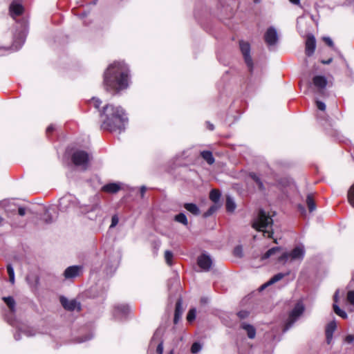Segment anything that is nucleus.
I'll return each instance as SVG.
<instances>
[{"instance_id": "13d9d810", "label": "nucleus", "mask_w": 354, "mask_h": 354, "mask_svg": "<svg viewBox=\"0 0 354 354\" xmlns=\"http://www.w3.org/2000/svg\"><path fill=\"white\" fill-rule=\"evenodd\" d=\"M333 58H329L327 60H322L321 62L324 64H329L332 62Z\"/></svg>"}, {"instance_id": "603ef678", "label": "nucleus", "mask_w": 354, "mask_h": 354, "mask_svg": "<svg viewBox=\"0 0 354 354\" xmlns=\"http://www.w3.org/2000/svg\"><path fill=\"white\" fill-rule=\"evenodd\" d=\"M26 208H24V207H19V209H18V214H19L20 216H24V215L26 214Z\"/></svg>"}, {"instance_id": "1a4fd4ad", "label": "nucleus", "mask_w": 354, "mask_h": 354, "mask_svg": "<svg viewBox=\"0 0 354 354\" xmlns=\"http://www.w3.org/2000/svg\"><path fill=\"white\" fill-rule=\"evenodd\" d=\"M76 203V199H75L71 195L64 196L59 201V209L62 212H66L68 208H70L71 206H74Z\"/></svg>"}, {"instance_id": "a19ab883", "label": "nucleus", "mask_w": 354, "mask_h": 354, "mask_svg": "<svg viewBox=\"0 0 354 354\" xmlns=\"http://www.w3.org/2000/svg\"><path fill=\"white\" fill-rule=\"evenodd\" d=\"M316 105L318 109L321 111H325L326 109V104L322 101L317 100L316 101Z\"/></svg>"}, {"instance_id": "58836bf2", "label": "nucleus", "mask_w": 354, "mask_h": 354, "mask_svg": "<svg viewBox=\"0 0 354 354\" xmlns=\"http://www.w3.org/2000/svg\"><path fill=\"white\" fill-rule=\"evenodd\" d=\"M21 332L27 337H31L35 335V333L33 332L32 329L30 328H26L24 330L21 329Z\"/></svg>"}, {"instance_id": "864d4df0", "label": "nucleus", "mask_w": 354, "mask_h": 354, "mask_svg": "<svg viewBox=\"0 0 354 354\" xmlns=\"http://www.w3.org/2000/svg\"><path fill=\"white\" fill-rule=\"evenodd\" d=\"M250 177L254 181V182H257L258 180H260L259 177L255 174L254 173H252L250 174Z\"/></svg>"}, {"instance_id": "72a5a7b5", "label": "nucleus", "mask_w": 354, "mask_h": 354, "mask_svg": "<svg viewBox=\"0 0 354 354\" xmlns=\"http://www.w3.org/2000/svg\"><path fill=\"white\" fill-rule=\"evenodd\" d=\"M202 349V345L199 342H194L191 347V352L196 354Z\"/></svg>"}, {"instance_id": "a878e982", "label": "nucleus", "mask_w": 354, "mask_h": 354, "mask_svg": "<svg viewBox=\"0 0 354 354\" xmlns=\"http://www.w3.org/2000/svg\"><path fill=\"white\" fill-rule=\"evenodd\" d=\"M3 301L6 304L11 313L15 311V301L12 297H3Z\"/></svg>"}, {"instance_id": "052dcab7", "label": "nucleus", "mask_w": 354, "mask_h": 354, "mask_svg": "<svg viewBox=\"0 0 354 354\" xmlns=\"http://www.w3.org/2000/svg\"><path fill=\"white\" fill-rule=\"evenodd\" d=\"M9 281L12 284H14L15 281V275L9 277Z\"/></svg>"}, {"instance_id": "ddd939ff", "label": "nucleus", "mask_w": 354, "mask_h": 354, "mask_svg": "<svg viewBox=\"0 0 354 354\" xmlns=\"http://www.w3.org/2000/svg\"><path fill=\"white\" fill-rule=\"evenodd\" d=\"M83 267L82 266H72L68 267L64 272V276L66 279H73L80 276L82 273Z\"/></svg>"}, {"instance_id": "0eeeda50", "label": "nucleus", "mask_w": 354, "mask_h": 354, "mask_svg": "<svg viewBox=\"0 0 354 354\" xmlns=\"http://www.w3.org/2000/svg\"><path fill=\"white\" fill-rule=\"evenodd\" d=\"M240 49L243 54L245 62L248 68V70L250 73L252 72L253 70V61L250 56V46L248 42L240 41L239 43Z\"/></svg>"}, {"instance_id": "2f4dec72", "label": "nucleus", "mask_w": 354, "mask_h": 354, "mask_svg": "<svg viewBox=\"0 0 354 354\" xmlns=\"http://www.w3.org/2000/svg\"><path fill=\"white\" fill-rule=\"evenodd\" d=\"M348 199L350 204L354 207V184L351 186L348 192Z\"/></svg>"}, {"instance_id": "39448f33", "label": "nucleus", "mask_w": 354, "mask_h": 354, "mask_svg": "<svg viewBox=\"0 0 354 354\" xmlns=\"http://www.w3.org/2000/svg\"><path fill=\"white\" fill-rule=\"evenodd\" d=\"M305 307L301 301H298L293 309L290 312L288 319L285 324L283 332L285 333L288 330L295 324V322L304 313Z\"/></svg>"}, {"instance_id": "412c9836", "label": "nucleus", "mask_w": 354, "mask_h": 354, "mask_svg": "<svg viewBox=\"0 0 354 354\" xmlns=\"http://www.w3.org/2000/svg\"><path fill=\"white\" fill-rule=\"evenodd\" d=\"M130 311V308L127 305H118L115 307V316L122 315L126 316Z\"/></svg>"}, {"instance_id": "e433bc0d", "label": "nucleus", "mask_w": 354, "mask_h": 354, "mask_svg": "<svg viewBox=\"0 0 354 354\" xmlns=\"http://www.w3.org/2000/svg\"><path fill=\"white\" fill-rule=\"evenodd\" d=\"M346 299L351 305H354V290L348 292Z\"/></svg>"}, {"instance_id": "37998d69", "label": "nucleus", "mask_w": 354, "mask_h": 354, "mask_svg": "<svg viewBox=\"0 0 354 354\" xmlns=\"http://www.w3.org/2000/svg\"><path fill=\"white\" fill-rule=\"evenodd\" d=\"M91 103L96 109H98L102 103V101L99 99L93 97L92 99Z\"/></svg>"}, {"instance_id": "5fc2aeb1", "label": "nucleus", "mask_w": 354, "mask_h": 354, "mask_svg": "<svg viewBox=\"0 0 354 354\" xmlns=\"http://www.w3.org/2000/svg\"><path fill=\"white\" fill-rule=\"evenodd\" d=\"M339 290H337L335 292V295H334V297H333V299H334V301L335 303H337L339 300Z\"/></svg>"}, {"instance_id": "f8f14e48", "label": "nucleus", "mask_w": 354, "mask_h": 354, "mask_svg": "<svg viewBox=\"0 0 354 354\" xmlns=\"http://www.w3.org/2000/svg\"><path fill=\"white\" fill-rule=\"evenodd\" d=\"M60 301L63 307L68 310L73 311L77 310L80 311L81 310L80 304L75 299H68L66 297H61Z\"/></svg>"}, {"instance_id": "5701e85b", "label": "nucleus", "mask_w": 354, "mask_h": 354, "mask_svg": "<svg viewBox=\"0 0 354 354\" xmlns=\"http://www.w3.org/2000/svg\"><path fill=\"white\" fill-rule=\"evenodd\" d=\"M201 156L209 165H212L215 161L210 151H203L201 152Z\"/></svg>"}, {"instance_id": "774afa93", "label": "nucleus", "mask_w": 354, "mask_h": 354, "mask_svg": "<svg viewBox=\"0 0 354 354\" xmlns=\"http://www.w3.org/2000/svg\"><path fill=\"white\" fill-rule=\"evenodd\" d=\"M173 353H174L173 351H171L170 353H169V354H173Z\"/></svg>"}, {"instance_id": "0e129e2a", "label": "nucleus", "mask_w": 354, "mask_h": 354, "mask_svg": "<svg viewBox=\"0 0 354 354\" xmlns=\"http://www.w3.org/2000/svg\"><path fill=\"white\" fill-rule=\"evenodd\" d=\"M298 208L302 213L305 212V208L301 205H299Z\"/></svg>"}, {"instance_id": "423d86ee", "label": "nucleus", "mask_w": 354, "mask_h": 354, "mask_svg": "<svg viewBox=\"0 0 354 354\" xmlns=\"http://www.w3.org/2000/svg\"><path fill=\"white\" fill-rule=\"evenodd\" d=\"M304 248L303 246H297L290 252L283 253L279 258V261H287L290 260L293 261H301L304 257Z\"/></svg>"}, {"instance_id": "09e8293b", "label": "nucleus", "mask_w": 354, "mask_h": 354, "mask_svg": "<svg viewBox=\"0 0 354 354\" xmlns=\"http://www.w3.org/2000/svg\"><path fill=\"white\" fill-rule=\"evenodd\" d=\"M99 207V205L97 203L96 204H94V205H92L91 206H88L86 211V212H91V211H95V209H97V208Z\"/></svg>"}, {"instance_id": "4be33fe9", "label": "nucleus", "mask_w": 354, "mask_h": 354, "mask_svg": "<svg viewBox=\"0 0 354 354\" xmlns=\"http://www.w3.org/2000/svg\"><path fill=\"white\" fill-rule=\"evenodd\" d=\"M185 209L194 215H199L201 212L198 207L194 203H185L183 205Z\"/></svg>"}, {"instance_id": "338daca9", "label": "nucleus", "mask_w": 354, "mask_h": 354, "mask_svg": "<svg viewBox=\"0 0 354 354\" xmlns=\"http://www.w3.org/2000/svg\"><path fill=\"white\" fill-rule=\"evenodd\" d=\"M91 339V337L85 338V339H80L79 342H85V341H86V340H88V339Z\"/></svg>"}, {"instance_id": "f704fd0d", "label": "nucleus", "mask_w": 354, "mask_h": 354, "mask_svg": "<svg viewBox=\"0 0 354 354\" xmlns=\"http://www.w3.org/2000/svg\"><path fill=\"white\" fill-rule=\"evenodd\" d=\"M44 220L46 223H50L54 221V218L51 215L50 209H47L44 214Z\"/></svg>"}, {"instance_id": "b1692460", "label": "nucleus", "mask_w": 354, "mask_h": 354, "mask_svg": "<svg viewBox=\"0 0 354 354\" xmlns=\"http://www.w3.org/2000/svg\"><path fill=\"white\" fill-rule=\"evenodd\" d=\"M225 207L228 212H233L236 207L234 199L230 196H227L226 198Z\"/></svg>"}, {"instance_id": "6e6d98bb", "label": "nucleus", "mask_w": 354, "mask_h": 354, "mask_svg": "<svg viewBox=\"0 0 354 354\" xmlns=\"http://www.w3.org/2000/svg\"><path fill=\"white\" fill-rule=\"evenodd\" d=\"M54 129H55V127H54V126H53V125H52V124H51V125H49V126L47 127V129H46V133H50L53 132V130H54Z\"/></svg>"}, {"instance_id": "f3484780", "label": "nucleus", "mask_w": 354, "mask_h": 354, "mask_svg": "<svg viewBox=\"0 0 354 354\" xmlns=\"http://www.w3.org/2000/svg\"><path fill=\"white\" fill-rule=\"evenodd\" d=\"M183 313V309L182 307V299H178L176 304V308H175V313H174V324H177L180 319L182 314Z\"/></svg>"}, {"instance_id": "3c124183", "label": "nucleus", "mask_w": 354, "mask_h": 354, "mask_svg": "<svg viewBox=\"0 0 354 354\" xmlns=\"http://www.w3.org/2000/svg\"><path fill=\"white\" fill-rule=\"evenodd\" d=\"M259 189L263 191L265 189V187L263 186V182L261 180V179L259 180H258L257 182H255Z\"/></svg>"}, {"instance_id": "20e7f679", "label": "nucleus", "mask_w": 354, "mask_h": 354, "mask_svg": "<svg viewBox=\"0 0 354 354\" xmlns=\"http://www.w3.org/2000/svg\"><path fill=\"white\" fill-rule=\"evenodd\" d=\"M91 156L85 151H75L71 157L73 163L82 170H86L88 167Z\"/></svg>"}, {"instance_id": "6ab92c4d", "label": "nucleus", "mask_w": 354, "mask_h": 354, "mask_svg": "<svg viewBox=\"0 0 354 354\" xmlns=\"http://www.w3.org/2000/svg\"><path fill=\"white\" fill-rule=\"evenodd\" d=\"M241 327L246 331L248 337L250 339H254L256 336V329L255 328L248 324L243 322L241 325Z\"/></svg>"}, {"instance_id": "ea45409f", "label": "nucleus", "mask_w": 354, "mask_h": 354, "mask_svg": "<svg viewBox=\"0 0 354 354\" xmlns=\"http://www.w3.org/2000/svg\"><path fill=\"white\" fill-rule=\"evenodd\" d=\"M249 312L247 311V310H241L239 311L238 313H237V316L243 319H245L246 317H248L249 316Z\"/></svg>"}, {"instance_id": "f257e3e1", "label": "nucleus", "mask_w": 354, "mask_h": 354, "mask_svg": "<svg viewBox=\"0 0 354 354\" xmlns=\"http://www.w3.org/2000/svg\"><path fill=\"white\" fill-rule=\"evenodd\" d=\"M129 68L124 62L110 64L104 73V86L108 91L118 93L129 85Z\"/></svg>"}, {"instance_id": "9d476101", "label": "nucleus", "mask_w": 354, "mask_h": 354, "mask_svg": "<svg viewBox=\"0 0 354 354\" xmlns=\"http://www.w3.org/2000/svg\"><path fill=\"white\" fill-rule=\"evenodd\" d=\"M24 10V7L18 0L12 1L9 6L10 15L14 19L22 15Z\"/></svg>"}, {"instance_id": "bf43d9fd", "label": "nucleus", "mask_w": 354, "mask_h": 354, "mask_svg": "<svg viewBox=\"0 0 354 354\" xmlns=\"http://www.w3.org/2000/svg\"><path fill=\"white\" fill-rule=\"evenodd\" d=\"M207 128H208L209 130H211V131L214 130V125H213L212 124H211V123H209V122H207Z\"/></svg>"}, {"instance_id": "9b49d317", "label": "nucleus", "mask_w": 354, "mask_h": 354, "mask_svg": "<svg viewBox=\"0 0 354 354\" xmlns=\"http://www.w3.org/2000/svg\"><path fill=\"white\" fill-rule=\"evenodd\" d=\"M264 39L269 46L275 45L278 41V33L277 30L274 27H270L264 35Z\"/></svg>"}, {"instance_id": "bb28decb", "label": "nucleus", "mask_w": 354, "mask_h": 354, "mask_svg": "<svg viewBox=\"0 0 354 354\" xmlns=\"http://www.w3.org/2000/svg\"><path fill=\"white\" fill-rule=\"evenodd\" d=\"M306 205L309 209V212H312L316 209V205L315 203L312 194H308L306 200Z\"/></svg>"}, {"instance_id": "393cba45", "label": "nucleus", "mask_w": 354, "mask_h": 354, "mask_svg": "<svg viewBox=\"0 0 354 354\" xmlns=\"http://www.w3.org/2000/svg\"><path fill=\"white\" fill-rule=\"evenodd\" d=\"M25 41L24 34H20L19 38L15 39L12 48L14 50H18Z\"/></svg>"}, {"instance_id": "dca6fc26", "label": "nucleus", "mask_w": 354, "mask_h": 354, "mask_svg": "<svg viewBox=\"0 0 354 354\" xmlns=\"http://www.w3.org/2000/svg\"><path fill=\"white\" fill-rule=\"evenodd\" d=\"M337 328V325L335 321L328 323L326 327V342L329 344L333 339V335Z\"/></svg>"}, {"instance_id": "e2e57ef3", "label": "nucleus", "mask_w": 354, "mask_h": 354, "mask_svg": "<svg viewBox=\"0 0 354 354\" xmlns=\"http://www.w3.org/2000/svg\"><path fill=\"white\" fill-rule=\"evenodd\" d=\"M14 337L15 339V340L18 341L21 339V337H20V334L19 333H15L14 335Z\"/></svg>"}, {"instance_id": "a18cd8bd", "label": "nucleus", "mask_w": 354, "mask_h": 354, "mask_svg": "<svg viewBox=\"0 0 354 354\" xmlns=\"http://www.w3.org/2000/svg\"><path fill=\"white\" fill-rule=\"evenodd\" d=\"M217 209V207L216 205L211 206L207 212L205 213L206 216H210Z\"/></svg>"}, {"instance_id": "c85d7f7f", "label": "nucleus", "mask_w": 354, "mask_h": 354, "mask_svg": "<svg viewBox=\"0 0 354 354\" xmlns=\"http://www.w3.org/2000/svg\"><path fill=\"white\" fill-rule=\"evenodd\" d=\"M221 197V193L218 190L212 189L209 193V198L214 203H217Z\"/></svg>"}, {"instance_id": "7ed1b4c3", "label": "nucleus", "mask_w": 354, "mask_h": 354, "mask_svg": "<svg viewBox=\"0 0 354 354\" xmlns=\"http://www.w3.org/2000/svg\"><path fill=\"white\" fill-rule=\"evenodd\" d=\"M272 224V216L263 209H259L257 218L253 221L252 227L258 231H262L264 236L267 234L268 237L270 238L273 234L272 230H270Z\"/></svg>"}, {"instance_id": "49530a36", "label": "nucleus", "mask_w": 354, "mask_h": 354, "mask_svg": "<svg viewBox=\"0 0 354 354\" xmlns=\"http://www.w3.org/2000/svg\"><path fill=\"white\" fill-rule=\"evenodd\" d=\"M156 353L158 354H162L163 353V343L161 342L157 346Z\"/></svg>"}, {"instance_id": "4468645a", "label": "nucleus", "mask_w": 354, "mask_h": 354, "mask_svg": "<svg viewBox=\"0 0 354 354\" xmlns=\"http://www.w3.org/2000/svg\"><path fill=\"white\" fill-rule=\"evenodd\" d=\"M327 79L323 75H315L313 78V85L317 89L319 93H322L327 86Z\"/></svg>"}, {"instance_id": "c03bdc74", "label": "nucleus", "mask_w": 354, "mask_h": 354, "mask_svg": "<svg viewBox=\"0 0 354 354\" xmlns=\"http://www.w3.org/2000/svg\"><path fill=\"white\" fill-rule=\"evenodd\" d=\"M6 268L9 277L15 275L14 269L11 264H8Z\"/></svg>"}, {"instance_id": "c9c22d12", "label": "nucleus", "mask_w": 354, "mask_h": 354, "mask_svg": "<svg viewBox=\"0 0 354 354\" xmlns=\"http://www.w3.org/2000/svg\"><path fill=\"white\" fill-rule=\"evenodd\" d=\"M172 258H173L172 252L169 251V250L165 251V259L166 263L169 266H171L172 264Z\"/></svg>"}, {"instance_id": "c756f323", "label": "nucleus", "mask_w": 354, "mask_h": 354, "mask_svg": "<svg viewBox=\"0 0 354 354\" xmlns=\"http://www.w3.org/2000/svg\"><path fill=\"white\" fill-rule=\"evenodd\" d=\"M333 310H334V312L339 317H341L342 318H344V319H346L348 315L346 314V313L345 311H344L343 310H342L339 306L338 305H337L336 304H334L333 306Z\"/></svg>"}, {"instance_id": "69168bd1", "label": "nucleus", "mask_w": 354, "mask_h": 354, "mask_svg": "<svg viewBox=\"0 0 354 354\" xmlns=\"http://www.w3.org/2000/svg\"><path fill=\"white\" fill-rule=\"evenodd\" d=\"M158 334H159V330H157L155 332V333H154V335H153V336L152 340H153V339L156 338V337L158 335Z\"/></svg>"}, {"instance_id": "680f3d73", "label": "nucleus", "mask_w": 354, "mask_h": 354, "mask_svg": "<svg viewBox=\"0 0 354 354\" xmlns=\"http://www.w3.org/2000/svg\"><path fill=\"white\" fill-rule=\"evenodd\" d=\"M290 1L295 5H300V0H290Z\"/></svg>"}, {"instance_id": "4c0bfd02", "label": "nucleus", "mask_w": 354, "mask_h": 354, "mask_svg": "<svg viewBox=\"0 0 354 354\" xmlns=\"http://www.w3.org/2000/svg\"><path fill=\"white\" fill-rule=\"evenodd\" d=\"M234 254L238 257H241L243 256V249L241 245H238L234 249Z\"/></svg>"}, {"instance_id": "79ce46f5", "label": "nucleus", "mask_w": 354, "mask_h": 354, "mask_svg": "<svg viewBox=\"0 0 354 354\" xmlns=\"http://www.w3.org/2000/svg\"><path fill=\"white\" fill-rule=\"evenodd\" d=\"M118 218L116 215H114L111 218V224L110 225V227H115L118 223Z\"/></svg>"}, {"instance_id": "de8ad7c7", "label": "nucleus", "mask_w": 354, "mask_h": 354, "mask_svg": "<svg viewBox=\"0 0 354 354\" xmlns=\"http://www.w3.org/2000/svg\"><path fill=\"white\" fill-rule=\"evenodd\" d=\"M324 41L330 47H333V45H334L333 41L330 37H324Z\"/></svg>"}, {"instance_id": "a211bd4d", "label": "nucleus", "mask_w": 354, "mask_h": 354, "mask_svg": "<svg viewBox=\"0 0 354 354\" xmlns=\"http://www.w3.org/2000/svg\"><path fill=\"white\" fill-rule=\"evenodd\" d=\"M285 277V274H283V273H278L275 275H274L268 281H267L266 283H265L264 284H263L261 287H260V290H264L265 288H266L268 286H270V285H272L274 284V283L280 281L281 279H282L283 277Z\"/></svg>"}, {"instance_id": "cd10ccee", "label": "nucleus", "mask_w": 354, "mask_h": 354, "mask_svg": "<svg viewBox=\"0 0 354 354\" xmlns=\"http://www.w3.org/2000/svg\"><path fill=\"white\" fill-rule=\"evenodd\" d=\"M174 221L184 225H187L188 221L184 213H180L174 216Z\"/></svg>"}, {"instance_id": "473e14b6", "label": "nucleus", "mask_w": 354, "mask_h": 354, "mask_svg": "<svg viewBox=\"0 0 354 354\" xmlns=\"http://www.w3.org/2000/svg\"><path fill=\"white\" fill-rule=\"evenodd\" d=\"M196 310L195 308H192L189 310L187 315V319L189 322H193L196 318Z\"/></svg>"}, {"instance_id": "4d7b16f0", "label": "nucleus", "mask_w": 354, "mask_h": 354, "mask_svg": "<svg viewBox=\"0 0 354 354\" xmlns=\"http://www.w3.org/2000/svg\"><path fill=\"white\" fill-rule=\"evenodd\" d=\"M146 187L145 186H142L140 187V194H141V197L143 198L144 197V195H145V193L146 192Z\"/></svg>"}, {"instance_id": "2eb2a0df", "label": "nucleus", "mask_w": 354, "mask_h": 354, "mask_svg": "<svg viewBox=\"0 0 354 354\" xmlns=\"http://www.w3.org/2000/svg\"><path fill=\"white\" fill-rule=\"evenodd\" d=\"M315 39L312 35H308L306 41V54L311 56L315 50Z\"/></svg>"}, {"instance_id": "8fccbe9b", "label": "nucleus", "mask_w": 354, "mask_h": 354, "mask_svg": "<svg viewBox=\"0 0 354 354\" xmlns=\"http://www.w3.org/2000/svg\"><path fill=\"white\" fill-rule=\"evenodd\" d=\"M345 341L350 344L352 343L354 341V335H348L346 337Z\"/></svg>"}, {"instance_id": "7c9ffc66", "label": "nucleus", "mask_w": 354, "mask_h": 354, "mask_svg": "<svg viewBox=\"0 0 354 354\" xmlns=\"http://www.w3.org/2000/svg\"><path fill=\"white\" fill-rule=\"evenodd\" d=\"M280 250L279 247H274L269 249L261 257L262 259H267L272 255L274 254Z\"/></svg>"}, {"instance_id": "aec40b11", "label": "nucleus", "mask_w": 354, "mask_h": 354, "mask_svg": "<svg viewBox=\"0 0 354 354\" xmlns=\"http://www.w3.org/2000/svg\"><path fill=\"white\" fill-rule=\"evenodd\" d=\"M102 191L108 193L114 194L120 189V186L118 183H109L104 185L102 188Z\"/></svg>"}, {"instance_id": "6e6552de", "label": "nucleus", "mask_w": 354, "mask_h": 354, "mask_svg": "<svg viewBox=\"0 0 354 354\" xmlns=\"http://www.w3.org/2000/svg\"><path fill=\"white\" fill-rule=\"evenodd\" d=\"M197 264L202 270L207 272L212 268L213 261L209 254L207 253H203L198 256L197 259Z\"/></svg>"}, {"instance_id": "f03ea898", "label": "nucleus", "mask_w": 354, "mask_h": 354, "mask_svg": "<svg viewBox=\"0 0 354 354\" xmlns=\"http://www.w3.org/2000/svg\"><path fill=\"white\" fill-rule=\"evenodd\" d=\"M101 129L112 133H121L128 124V118L120 106L105 105L100 113Z\"/></svg>"}]
</instances>
